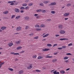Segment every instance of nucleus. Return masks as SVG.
I'll list each match as a JSON object with an SVG mask.
<instances>
[{
    "label": "nucleus",
    "instance_id": "f257e3e1",
    "mask_svg": "<svg viewBox=\"0 0 74 74\" xmlns=\"http://www.w3.org/2000/svg\"><path fill=\"white\" fill-rule=\"evenodd\" d=\"M33 67L32 64H30L27 67V68L28 69H31Z\"/></svg>",
    "mask_w": 74,
    "mask_h": 74
},
{
    "label": "nucleus",
    "instance_id": "f03ea898",
    "mask_svg": "<svg viewBox=\"0 0 74 74\" xmlns=\"http://www.w3.org/2000/svg\"><path fill=\"white\" fill-rule=\"evenodd\" d=\"M66 33V31L64 30H60V33L61 34H63Z\"/></svg>",
    "mask_w": 74,
    "mask_h": 74
},
{
    "label": "nucleus",
    "instance_id": "7ed1b4c3",
    "mask_svg": "<svg viewBox=\"0 0 74 74\" xmlns=\"http://www.w3.org/2000/svg\"><path fill=\"white\" fill-rule=\"evenodd\" d=\"M14 11L16 12L17 13H18V12H19L20 11V10L19 9H18L17 8H16L14 9Z\"/></svg>",
    "mask_w": 74,
    "mask_h": 74
},
{
    "label": "nucleus",
    "instance_id": "20e7f679",
    "mask_svg": "<svg viewBox=\"0 0 74 74\" xmlns=\"http://www.w3.org/2000/svg\"><path fill=\"white\" fill-rule=\"evenodd\" d=\"M21 27H18L16 28V31L17 32H18L19 31H20V30H21Z\"/></svg>",
    "mask_w": 74,
    "mask_h": 74
},
{
    "label": "nucleus",
    "instance_id": "39448f33",
    "mask_svg": "<svg viewBox=\"0 0 74 74\" xmlns=\"http://www.w3.org/2000/svg\"><path fill=\"white\" fill-rule=\"evenodd\" d=\"M69 15H70V13H64V16H69Z\"/></svg>",
    "mask_w": 74,
    "mask_h": 74
},
{
    "label": "nucleus",
    "instance_id": "423d86ee",
    "mask_svg": "<svg viewBox=\"0 0 74 74\" xmlns=\"http://www.w3.org/2000/svg\"><path fill=\"white\" fill-rule=\"evenodd\" d=\"M8 45L9 47H11L14 45V43H13L10 42L9 43Z\"/></svg>",
    "mask_w": 74,
    "mask_h": 74
},
{
    "label": "nucleus",
    "instance_id": "0eeeda50",
    "mask_svg": "<svg viewBox=\"0 0 74 74\" xmlns=\"http://www.w3.org/2000/svg\"><path fill=\"white\" fill-rule=\"evenodd\" d=\"M69 40V39L66 38H61L60 39V40H61V41H63V40Z\"/></svg>",
    "mask_w": 74,
    "mask_h": 74
},
{
    "label": "nucleus",
    "instance_id": "6e6552de",
    "mask_svg": "<svg viewBox=\"0 0 74 74\" xmlns=\"http://www.w3.org/2000/svg\"><path fill=\"white\" fill-rule=\"evenodd\" d=\"M6 27H1V30H5V29H6Z\"/></svg>",
    "mask_w": 74,
    "mask_h": 74
},
{
    "label": "nucleus",
    "instance_id": "1a4fd4ad",
    "mask_svg": "<svg viewBox=\"0 0 74 74\" xmlns=\"http://www.w3.org/2000/svg\"><path fill=\"white\" fill-rule=\"evenodd\" d=\"M59 29H63V25H60L59 26Z\"/></svg>",
    "mask_w": 74,
    "mask_h": 74
},
{
    "label": "nucleus",
    "instance_id": "9d476101",
    "mask_svg": "<svg viewBox=\"0 0 74 74\" xmlns=\"http://www.w3.org/2000/svg\"><path fill=\"white\" fill-rule=\"evenodd\" d=\"M56 4V2H53L51 3V5H55Z\"/></svg>",
    "mask_w": 74,
    "mask_h": 74
},
{
    "label": "nucleus",
    "instance_id": "9b49d317",
    "mask_svg": "<svg viewBox=\"0 0 74 74\" xmlns=\"http://www.w3.org/2000/svg\"><path fill=\"white\" fill-rule=\"evenodd\" d=\"M49 34H46V35L43 36V38H45V37H47V36H49Z\"/></svg>",
    "mask_w": 74,
    "mask_h": 74
},
{
    "label": "nucleus",
    "instance_id": "f8f14e48",
    "mask_svg": "<svg viewBox=\"0 0 74 74\" xmlns=\"http://www.w3.org/2000/svg\"><path fill=\"white\" fill-rule=\"evenodd\" d=\"M49 49H43L42 51H48Z\"/></svg>",
    "mask_w": 74,
    "mask_h": 74
},
{
    "label": "nucleus",
    "instance_id": "ddd939ff",
    "mask_svg": "<svg viewBox=\"0 0 74 74\" xmlns=\"http://www.w3.org/2000/svg\"><path fill=\"white\" fill-rule=\"evenodd\" d=\"M65 71L63 70L61 71H60V73H61V74H65Z\"/></svg>",
    "mask_w": 74,
    "mask_h": 74
},
{
    "label": "nucleus",
    "instance_id": "4468645a",
    "mask_svg": "<svg viewBox=\"0 0 74 74\" xmlns=\"http://www.w3.org/2000/svg\"><path fill=\"white\" fill-rule=\"evenodd\" d=\"M8 13V11H5L3 12V14H7Z\"/></svg>",
    "mask_w": 74,
    "mask_h": 74
},
{
    "label": "nucleus",
    "instance_id": "2eb2a0df",
    "mask_svg": "<svg viewBox=\"0 0 74 74\" xmlns=\"http://www.w3.org/2000/svg\"><path fill=\"white\" fill-rule=\"evenodd\" d=\"M21 40H18V41H16V44H19L21 43Z\"/></svg>",
    "mask_w": 74,
    "mask_h": 74
},
{
    "label": "nucleus",
    "instance_id": "dca6fc26",
    "mask_svg": "<svg viewBox=\"0 0 74 74\" xmlns=\"http://www.w3.org/2000/svg\"><path fill=\"white\" fill-rule=\"evenodd\" d=\"M49 3V2L48 1H43V3L44 4H47Z\"/></svg>",
    "mask_w": 74,
    "mask_h": 74
},
{
    "label": "nucleus",
    "instance_id": "f3484780",
    "mask_svg": "<svg viewBox=\"0 0 74 74\" xmlns=\"http://www.w3.org/2000/svg\"><path fill=\"white\" fill-rule=\"evenodd\" d=\"M41 11H42L41 9H38L36 10V11L37 12H41Z\"/></svg>",
    "mask_w": 74,
    "mask_h": 74
},
{
    "label": "nucleus",
    "instance_id": "a211bd4d",
    "mask_svg": "<svg viewBox=\"0 0 74 74\" xmlns=\"http://www.w3.org/2000/svg\"><path fill=\"white\" fill-rule=\"evenodd\" d=\"M27 4H26V3H24L22 4V6L23 7H26L27 6Z\"/></svg>",
    "mask_w": 74,
    "mask_h": 74
},
{
    "label": "nucleus",
    "instance_id": "6ab92c4d",
    "mask_svg": "<svg viewBox=\"0 0 74 74\" xmlns=\"http://www.w3.org/2000/svg\"><path fill=\"white\" fill-rule=\"evenodd\" d=\"M20 18H21V16H16L15 19H19Z\"/></svg>",
    "mask_w": 74,
    "mask_h": 74
},
{
    "label": "nucleus",
    "instance_id": "aec40b11",
    "mask_svg": "<svg viewBox=\"0 0 74 74\" xmlns=\"http://www.w3.org/2000/svg\"><path fill=\"white\" fill-rule=\"evenodd\" d=\"M23 70L20 71L19 72V74H23Z\"/></svg>",
    "mask_w": 74,
    "mask_h": 74
},
{
    "label": "nucleus",
    "instance_id": "412c9836",
    "mask_svg": "<svg viewBox=\"0 0 74 74\" xmlns=\"http://www.w3.org/2000/svg\"><path fill=\"white\" fill-rule=\"evenodd\" d=\"M22 47H17L16 49H17V50H19V49H22Z\"/></svg>",
    "mask_w": 74,
    "mask_h": 74
},
{
    "label": "nucleus",
    "instance_id": "4be33fe9",
    "mask_svg": "<svg viewBox=\"0 0 74 74\" xmlns=\"http://www.w3.org/2000/svg\"><path fill=\"white\" fill-rule=\"evenodd\" d=\"M42 58H43L42 56H39L38 57V59H42Z\"/></svg>",
    "mask_w": 74,
    "mask_h": 74
},
{
    "label": "nucleus",
    "instance_id": "5701e85b",
    "mask_svg": "<svg viewBox=\"0 0 74 74\" xmlns=\"http://www.w3.org/2000/svg\"><path fill=\"white\" fill-rule=\"evenodd\" d=\"M47 47H52V45L50 44H48L47 45Z\"/></svg>",
    "mask_w": 74,
    "mask_h": 74
},
{
    "label": "nucleus",
    "instance_id": "b1692460",
    "mask_svg": "<svg viewBox=\"0 0 74 74\" xmlns=\"http://www.w3.org/2000/svg\"><path fill=\"white\" fill-rule=\"evenodd\" d=\"M71 5V4L70 3H68L66 5L67 7H70Z\"/></svg>",
    "mask_w": 74,
    "mask_h": 74
},
{
    "label": "nucleus",
    "instance_id": "393cba45",
    "mask_svg": "<svg viewBox=\"0 0 74 74\" xmlns=\"http://www.w3.org/2000/svg\"><path fill=\"white\" fill-rule=\"evenodd\" d=\"M45 27L44 24H41L40 25V27Z\"/></svg>",
    "mask_w": 74,
    "mask_h": 74
},
{
    "label": "nucleus",
    "instance_id": "a878e982",
    "mask_svg": "<svg viewBox=\"0 0 74 74\" xmlns=\"http://www.w3.org/2000/svg\"><path fill=\"white\" fill-rule=\"evenodd\" d=\"M41 30V28H36V31H40V30Z\"/></svg>",
    "mask_w": 74,
    "mask_h": 74
},
{
    "label": "nucleus",
    "instance_id": "bb28decb",
    "mask_svg": "<svg viewBox=\"0 0 74 74\" xmlns=\"http://www.w3.org/2000/svg\"><path fill=\"white\" fill-rule=\"evenodd\" d=\"M51 13L52 14H55V12L54 11H51Z\"/></svg>",
    "mask_w": 74,
    "mask_h": 74
},
{
    "label": "nucleus",
    "instance_id": "cd10ccee",
    "mask_svg": "<svg viewBox=\"0 0 74 74\" xmlns=\"http://www.w3.org/2000/svg\"><path fill=\"white\" fill-rule=\"evenodd\" d=\"M69 59V57H65L64 58V60H67V59Z\"/></svg>",
    "mask_w": 74,
    "mask_h": 74
},
{
    "label": "nucleus",
    "instance_id": "c85d7f7f",
    "mask_svg": "<svg viewBox=\"0 0 74 74\" xmlns=\"http://www.w3.org/2000/svg\"><path fill=\"white\" fill-rule=\"evenodd\" d=\"M4 63V62H3L0 64V69L1 67V66H2V65H3V64Z\"/></svg>",
    "mask_w": 74,
    "mask_h": 74
},
{
    "label": "nucleus",
    "instance_id": "c756f323",
    "mask_svg": "<svg viewBox=\"0 0 74 74\" xmlns=\"http://www.w3.org/2000/svg\"><path fill=\"white\" fill-rule=\"evenodd\" d=\"M35 27H38V28H40V26L36 25L35 26Z\"/></svg>",
    "mask_w": 74,
    "mask_h": 74
},
{
    "label": "nucleus",
    "instance_id": "7c9ffc66",
    "mask_svg": "<svg viewBox=\"0 0 74 74\" xmlns=\"http://www.w3.org/2000/svg\"><path fill=\"white\" fill-rule=\"evenodd\" d=\"M47 12V10H42V12L43 13H45Z\"/></svg>",
    "mask_w": 74,
    "mask_h": 74
},
{
    "label": "nucleus",
    "instance_id": "2f4dec72",
    "mask_svg": "<svg viewBox=\"0 0 74 74\" xmlns=\"http://www.w3.org/2000/svg\"><path fill=\"white\" fill-rule=\"evenodd\" d=\"M46 58H52V56H47L46 57Z\"/></svg>",
    "mask_w": 74,
    "mask_h": 74
},
{
    "label": "nucleus",
    "instance_id": "473e14b6",
    "mask_svg": "<svg viewBox=\"0 0 74 74\" xmlns=\"http://www.w3.org/2000/svg\"><path fill=\"white\" fill-rule=\"evenodd\" d=\"M33 3H29L28 5V6H32V5H33Z\"/></svg>",
    "mask_w": 74,
    "mask_h": 74
},
{
    "label": "nucleus",
    "instance_id": "72a5a7b5",
    "mask_svg": "<svg viewBox=\"0 0 74 74\" xmlns=\"http://www.w3.org/2000/svg\"><path fill=\"white\" fill-rule=\"evenodd\" d=\"M8 69L10 71H14V70L12 69H11V68H9Z\"/></svg>",
    "mask_w": 74,
    "mask_h": 74
},
{
    "label": "nucleus",
    "instance_id": "f704fd0d",
    "mask_svg": "<svg viewBox=\"0 0 74 74\" xmlns=\"http://www.w3.org/2000/svg\"><path fill=\"white\" fill-rule=\"evenodd\" d=\"M29 8V6H26L25 7V10H28Z\"/></svg>",
    "mask_w": 74,
    "mask_h": 74
},
{
    "label": "nucleus",
    "instance_id": "c9c22d12",
    "mask_svg": "<svg viewBox=\"0 0 74 74\" xmlns=\"http://www.w3.org/2000/svg\"><path fill=\"white\" fill-rule=\"evenodd\" d=\"M15 15H12L11 17V19H13V18H15Z\"/></svg>",
    "mask_w": 74,
    "mask_h": 74
},
{
    "label": "nucleus",
    "instance_id": "e433bc0d",
    "mask_svg": "<svg viewBox=\"0 0 74 74\" xmlns=\"http://www.w3.org/2000/svg\"><path fill=\"white\" fill-rule=\"evenodd\" d=\"M57 61V60H52V62H56Z\"/></svg>",
    "mask_w": 74,
    "mask_h": 74
},
{
    "label": "nucleus",
    "instance_id": "4c0bfd02",
    "mask_svg": "<svg viewBox=\"0 0 74 74\" xmlns=\"http://www.w3.org/2000/svg\"><path fill=\"white\" fill-rule=\"evenodd\" d=\"M33 58H34V59H36V58H37V56L36 55H34L33 56Z\"/></svg>",
    "mask_w": 74,
    "mask_h": 74
},
{
    "label": "nucleus",
    "instance_id": "58836bf2",
    "mask_svg": "<svg viewBox=\"0 0 74 74\" xmlns=\"http://www.w3.org/2000/svg\"><path fill=\"white\" fill-rule=\"evenodd\" d=\"M25 7H21L20 9H21V10H25Z\"/></svg>",
    "mask_w": 74,
    "mask_h": 74
},
{
    "label": "nucleus",
    "instance_id": "ea45409f",
    "mask_svg": "<svg viewBox=\"0 0 74 74\" xmlns=\"http://www.w3.org/2000/svg\"><path fill=\"white\" fill-rule=\"evenodd\" d=\"M29 36H33V33H31L30 34H29Z\"/></svg>",
    "mask_w": 74,
    "mask_h": 74
},
{
    "label": "nucleus",
    "instance_id": "a19ab883",
    "mask_svg": "<svg viewBox=\"0 0 74 74\" xmlns=\"http://www.w3.org/2000/svg\"><path fill=\"white\" fill-rule=\"evenodd\" d=\"M14 55H19V53H14Z\"/></svg>",
    "mask_w": 74,
    "mask_h": 74
},
{
    "label": "nucleus",
    "instance_id": "79ce46f5",
    "mask_svg": "<svg viewBox=\"0 0 74 74\" xmlns=\"http://www.w3.org/2000/svg\"><path fill=\"white\" fill-rule=\"evenodd\" d=\"M73 45V44L71 43H70L68 45V46H71V45Z\"/></svg>",
    "mask_w": 74,
    "mask_h": 74
},
{
    "label": "nucleus",
    "instance_id": "37998d69",
    "mask_svg": "<svg viewBox=\"0 0 74 74\" xmlns=\"http://www.w3.org/2000/svg\"><path fill=\"white\" fill-rule=\"evenodd\" d=\"M55 46H58V44H54L53 45V47H55Z\"/></svg>",
    "mask_w": 74,
    "mask_h": 74
},
{
    "label": "nucleus",
    "instance_id": "c03bdc74",
    "mask_svg": "<svg viewBox=\"0 0 74 74\" xmlns=\"http://www.w3.org/2000/svg\"><path fill=\"white\" fill-rule=\"evenodd\" d=\"M66 55H72L70 53H66Z\"/></svg>",
    "mask_w": 74,
    "mask_h": 74
},
{
    "label": "nucleus",
    "instance_id": "a18cd8bd",
    "mask_svg": "<svg viewBox=\"0 0 74 74\" xmlns=\"http://www.w3.org/2000/svg\"><path fill=\"white\" fill-rule=\"evenodd\" d=\"M25 19H27L28 20L29 19V17H27V16H26L25 17Z\"/></svg>",
    "mask_w": 74,
    "mask_h": 74
},
{
    "label": "nucleus",
    "instance_id": "49530a36",
    "mask_svg": "<svg viewBox=\"0 0 74 74\" xmlns=\"http://www.w3.org/2000/svg\"><path fill=\"white\" fill-rule=\"evenodd\" d=\"M56 72H57V71L56 70L53 72V73L54 74H56Z\"/></svg>",
    "mask_w": 74,
    "mask_h": 74
},
{
    "label": "nucleus",
    "instance_id": "de8ad7c7",
    "mask_svg": "<svg viewBox=\"0 0 74 74\" xmlns=\"http://www.w3.org/2000/svg\"><path fill=\"white\" fill-rule=\"evenodd\" d=\"M62 48H63L64 49H65V48H66V46H62Z\"/></svg>",
    "mask_w": 74,
    "mask_h": 74
},
{
    "label": "nucleus",
    "instance_id": "09e8293b",
    "mask_svg": "<svg viewBox=\"0 0 74 74\" xmlns=\"http://www.w3.org/2000/svg\"><path fill=\"white\" fill-rule=\"evenodd\" d=\"M29 2V0H26L25 1V3H27Z\"/></svg>",
    "mask_w": 74,
    "mask_h": 74
},
{
    "label": "nucleus",
    "instance_id": "8fccbe9b",
    "mask_svg": "<svg viewBox=\"0 0 74 74\" xmlns=\"http://www.w3.org/2000/svg\"><path fill=\"white\" fill-rule=\"evenodd\" d=\"M51 18L48 19L47 20V21H51Z\"/></svg>",
    "mask_w": 74,
    "mask_h": 74
},
{
    "label": "nucleus",
    "instance_id": "3c124183",
    "mask_svg": "<svg viewBox=\"0 0 74 74\" xmlns=\"http://www.w3.org/2000/svg\"><path fill=\"white\" fill-rule=\"evenodd\" d=\"M36 72H40V71H41L38 70H36Z\"/></svg>",
    "mask_w": 74,
    "mask_h": 74
},
{
    "label": "nucleus",
    "instance_id": "603ef678",
    "mask_svg": "<svg viewBox=\"0 0 74 74\" xmlns=\"http://www.w3.org/2000/svg\"><path fill=\"white\" fill-rule=\"evenodd\" d=\"M29 26H27L26 27V29H29Z\"/></svg>",
    "mask_w": 74,
    "mask_h": 74
},
{
    "label": "nucleus",
    "instance_id": "864d4df0",
    "mask_svg": "<svg viewBox=\"0 0 74 74\" xmlns=\"http://www.w3.org/2000/svg\"><path fill=\"white\" fill-rule=\"evenodd\" d=\"M38 36H36V37H35L34 38L35 39H38Z\"/></svg>",
    "mask_w": 74,
    "mask_h": 74
},
{
    "label": "nucleus",
    "instance_id": "5fc2aeb1",
    "mask_svg": "<svg viewBox=\"0 0 74 74\" xmlns=\"http://www.w3.org/2000/svg\"><path fill=\"white\" fill-rule=\"evenodd\" d=\"M38 14H35L34 15V16H38Z\"/></svg>",
    "mask_w": 74,
    "mask_h": 74
},
{
    "label": "nucleus",
    "instance_id": "6e6d98bb",
    "mask_svg": "<svg viewBox=\"0 0 74 74\" xmlns=\"http://www.w3.org/2000/svg\"><path fill=\"white\" fill-rule=\"evenodd\" d=\"M55 36L56 37H59V36H60V35H57V34H56L55 35Z\"/></svg>",
    "mask_w": 74,
    "mask_h": 74
},
{
    "label": "nucleus",
    "instance_id": "4d7b16f0",
    "mask_svg": "<svg viewBox=\"0 0 74 74\" xmlns=\"http://www.w3.org/2000/svg\"><path fill=\"white\" fill-rule=\"evenodd\" d=\"M24 12V11H23V10H21L20 11V12L21 13H23Z\"/></svg>",
    "mask_w": 74,
    "mask_h": 74
},
{
    "label": "nucleus",
    "instance_id": "13d9d810",
    "mask_svg": "<svg viewBox=\"0 0 74 74\" xmlns=\"http://www.w3.org/2000/svg\"><path fill=\"white\" fill-rule=\"evenodd\" d=\"M55 71V70H52L51 71V73H53V71Z\"/></svg>",
    "mask_w": 74,
    "mask_h": 74
},
{
    "label": "nucleus",
    "instance_id": "bf43d9fd",
    "mask_svg": "<svg viewBox=\"0 0 74 74\" xmlns=\"http://www.w3.org/2000/svg\"><path fill=\"white\" fill-rule=\"evenodd\" d=\"M58 49H62V48L61 47H58Z\"/></svg>",
    "mask_w": 74,
    "mask_h": 74
},
{
    "label": "nucleus",
    "instance_id": "052dcab7",
    "mask_svg": "<svg viewBox=\"0 0 74 74\" xmlns=\"http://www.w3.org/2000/svg\"><path fill=\"white\" fill-rule=\"evenodd\" d=\"M40 5H42H42H43V3H40L39 4Z\"/></svg>",
    "mask_w": 74,
    "mask_h": 74
},
{
    "label": "nucleus",
    "instance_id": "680f3d73",
    "mask_svg": "<svg viewBox=\"0 0 74 74\" xmlns=\"http://www.w3.org/2000/svg\"><path fill=\"white\" fill-rule=\"evenodd\" d=\"M25 52V51H22L20 53H24Z\"/></svg>",
    "mask_w": 74,
    "mask_h": 74
},
{
    "label": "nucleus",
    "instance_id": "e2e57ef3",
    "mask_svg": "<svg viewBox=\"0 0 74 74\" xmlns=\"http://www.w3.org/2000/svg\"><path fill=\"white\" fill-rule=\"evenodd\" d=\"M14 5V3H11V4H10V5Z\"/></svg>",
    "mask_w": 74,
    "mask_h": 74
},
{
    "label": "nucleus",
    "instance_id": "0e129e2a",
    "mask_svg": "<svg viewBox=\"0 0 74 74\" xmlns=\"http://www.w3.org/2000/svg\"><path fill=\"white\" fill-rule=\"evenodd\" d=\"M12 1H9L8 2V3H12Z\"/></svg>",
    "mask_w": 74,
    "mask_h": 74
},
{
    "label": "nucleus",
    "instance_id": "69168bd1",
    "mask_svg": "<svg viewBox=\"0 0 74 74\" xmlns=\"http://www.w3.org/2000/svg\"><path fill=\"white\" fill-rule=\"evenodd\" d=\"M12 1V3H15V2H16V1Z\"/></svg>",
    "mask_w": 74,
    "mask_h": 74
},
{
    "label": "nucleus",
    "instance_id": "338daca9",
    "mask_svg": "<svg viewBox=\"0 0 74 74\" xmlns=\"http://www.w3.org/2000/svg\"><path fill=\"white\" fill-rule=\"evenodd\" d=\"M65 63H67L69 61H68V60H65Z\"/></svg>",
    "mask_w": 74,
    "mask_h": 74
},
{
    "label": "nucleus",
    "instance_id": "774afa93",
    "mask_svg": "<svg viewBox=\"0 0 74 74\" xmlns=\"http://www.w3.org/2000/svg\"><path fill=\"white\" fill-rule=\"evenodd\" d=\"M60 73H59V72H56V74H60Z\"/></svg>",
    "mask_w": 74,
    "mask_h": 74
}]
</instances>
